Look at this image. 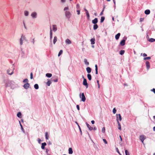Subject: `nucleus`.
Returning a JSON list of instances; mask_svg holds the SVG:
<instances>
[{
	"label": "nucleus",
	"mask_w": 155,
	"mask_h": 155,
	"mask_svg": "<svg viewBox=\"0 0 155 155\" xmlns=\"http://www.w3.org/2000/svg\"><path fill=\"white\" fill-rule=\"evenodd\" d=\"M14 83L15 82L13 81H8L5 83V86L6 87H11V88H12L13 86L14 85Z\"/></svg>",
	"instance_id": "1"
},
{
	"label": "nucleus",
	"mask_w": 155,
	"mask_h": 155,
	"mask_svg": "<svg viewBox=\"0 0 155 155\" xmlns=\"http://www.w3.org/2000/svg\"><path fill=\"white\" fill-rule=\"evenodd\" d=\"M15 69L14 67L12 66L11 68H9L7 70V73L10 75H12L14 73V71Z\"/></svg>",
	"instance_id": "2"
},
{
	"label": "nucleus",
	"mask_w": 155,
	"mask_h": 155,
	"mask_svg": "<svg viewBox=\"0 0 155 155\" xmlns=\"http://www.w3.org/2000/svg\"><path fill=\"white\" fill-rule=\"evenodd\" d=\"M80 97L81 98V101L83 102H84L86 100V98L83 93L81 94H79Z\"/></svg>",
	"instance_id": "3"
},
{
	"label": "nucleus",
	"mask_w": 155,
	"mask_h": 155,
	"mask_svg": "<svg viewBox=\"0 0 155 155\" xmlns=\"http://www.w3.org/2000/svg\"><path fill=\"white\" fill-rule=\"evenodd\" d=\"M65 16L66 18H69L71 17V14L70 12L68 11H66L65 12Z\"/></svg>",
	"instance_id": "4"
},
{
	"label": "nucleus",
	"mask_w": 155,
	"mask_h": 155,
	"mask_svg": "<svg viewBox=\"0 0 155 155\" xmlns=\"http://www.w3.org/2000/svg\"><path fill=\"white\" fill-rule=\"evenodd\" d=\"M26 38L25 36L22 35L21 38L20 39V43L21 45H22L23 44V41L25 40Z\"/></svg>",
	"instance_id": "5"
},
{
	"label": "nucleus",
	"mask_w": 155,
	"mask_h": 155,
	"mask_svg": "<svg viewBox=\"0 0 155 155\" xmlns=\"http://www.w3.org/2000/svg\"><path fill=\"white\" fill-rule=\"evenodd\" d=\"M145 138L146 137L144 135H142L140 136V139L143 144L144 140L145 139Z\"/></svg>",
	"instance_id": "6"
},
{
	"label": "nucleus",
	"mask_w": 155,
	"mask_h": 155,
	"mask_svg": "<svg viewBox=\"0 0 155 155\" xmlns=\"http://www.w3.org/2000/svg\"><path fill=\"white\" fill-rule=\"evenodd\" d=\"M83 78H84V80L83 82V84L86 86V87L87 88L88 87V84L87 83V80L84 78V76H83Z\"/></svg>",
	"instance_id": "7"
},
{
	"label": "nucleus",
	"mask_w": 155,
	"mask_h": 155,
	"mask_svg": "<svg viewBox=\"0 0 155 155\" xmlns=\"http://www.w3.org/2000/svg\"><path fill=\"white\" fill-rule=\"evenodd\" d=\"M117 120L118 123V128L120 130H121V125L120 123L118 121V117L117 116Z\"/></svg>",
	"instance_id": "8"
},
{
	"label": "nucleus",
	"mask_w": 155,
	"mask_h": 155,
	"mask_svg": "<svg viewBox=\"0 0 155 155\" xmlns=\"http://www.w3.org/2000/svg\"><path fill=\"white\" fill-rule=\"evenodd\" d=\"M146 65L147 69H149L150 68L149 62L148 61H147L146 62Z\"/></svg>",
	"instance_id": "9"
},
{
	"label": "nucleus",
	"mask_w": 155,
	"mask_h": 155,
	"mask_svg": "<svg viewBox=\"0 0 155 155\" xmlns=\"http://www.w3.org/2000/svg\"><path fill=\"white\" fill-rule=\"evenodd\" d=\"M29 86V84L28 83H27L24 85L23 87L25 89H27L28 88Z\"/></svg>",
	"instance_id": "10"
},
{
	"label": "nucleus",
	"mask_w": 155,
	"mask_h": 155,
	"mask_svg": "<svg viewBox=\"0 0 155 155\" xmlns=\"http://www.w3.org/2000/svg\"><path fill=\"white\" fill-rule=\"evenodd\" d=\"M86 125L90 130H92L93 129V127H91L90 125H89L87 123H86Z\"/></svg>",
	"instance_id": "11"
},
{
	"label": "nucleus",
	"mask_w": 155,
	"mask_h": 155,
	"mask_svg": "<svg viewBox=\"0 0 155 155\" xmlns=\"http://www.w3.org/2000/svg\"><path fill=\"white\" fill-rule=\"evenodd\" d=\"M31 15L33 18H36L37 16V13L36 12H34L31 13Z\"/></svg>",
	"instance_id": "12"
},
{
	"label": "nucleus",
	"mask_w": 155,
	"mask_h": 155,
	"mask_svg": "<svg viewBox=\"0 0 155 155\" xmlns=\"http://www.w3.org/2000/svg\"><path fill=\"white\" fill-rule=\"evenodd\" d=\"M98 22V19L97 18H95L94 20L92 21V23L94 24H96Z\"/></svg>",
	"instance_id": "13"
},
{
	"label": "nucleus",
	"mask_w": 155,
	"mask_h": 155,
	"mask_svg": "<svg viewBox=\"0 0 155 155\" xmlns=\"http://www.w3.org/2000/svg\"><path fill=\"white\" fill-rule=\"evenodd\" d=\"M125 40L123 39L120 42V45L121 46H124L125 44Z\"/></svg>",
	"instance_id": "14"
},
{
	"label": "nucleus",
	"mask_w": 155,
	"mask_h": 155,
	"mask_svg": "<svg viewBox=\"0 0 155 155\" xmlns=\"http://www.w3.org/2000/svg\"><path fill=\"white\" fill-rule=\"evenodd\" d=\"M65 42L67 44H70L71 43V41L68 39H67L66 40Z\"/></svg>",
	"instance_id": "15"
},
{
	"label": "nucleus",
	"mask_w": 155,
	"mask_h": 155,
	"mask_svg": "<svg viewBox=\"0 0 155 155\" xmlns=\"http://www.w3.org/2000/svg\"><path fill=\"white\" fill-rule=\"evenodd\" d=\"M120 33H118L115 36V39L116 40H118L119 38V37L120 36Z\"/></svg>",
	"instance_id": "16"
},
{
	"label": "nucleus",
	"mask_w": 155,
	"mask_h": 155,
	"mask_svg": "<svg viewBox=\"0 0 155 155\" xmlns=\"http://www.w3.org/2000/svg\"><path fill=\"white\" fill-rule=\"evenodd\" d=\"M46 145V143L45 142L42 143L41 144V148L42 149H45V147Z\"/></svg>",
	"instance_id": "17"
},
{
	"label": "nucleus",
	"mask_w": 155,
	"mask_h": 155,
	"mask_svg": "<svg viewBox=\"0 0 155 155\" xmlns=\"http://www.w3.org/2000/svg\"><path fill=\"white\" fill-rule=\"evenodd\" d=\"M86 70L87 73H89L91 72V68L89 67H87L86 68Z\"/></svg>",
	"instance_id": "18"
},
{
	"label": "nucleus",
	"mask_w": 155,
	"mask_h": 155,
	"mask_svg": "<svg viewBox=\"0 0 155 155\" xmlns=\"http://www.w3.org/2000/svg\"><path fill=\"white\" fill-rule=\"evenodd\" d=\"M69 153V154H72L73 153L72 148L71 147L69 148L68 150Z\"/></svg>",
	"instance_id": "19"
},
{
	"label": "nucleus",
	"mask_w": 155,
	"mask_h": 155,
	"mask_svg": "<svg viewBox=\"0 0 155 155\" xmlns=\"http://www.w3.org/2000/svg\"><path fill=\"white\" fill-rule=\"evenodd\" d=\"M144 12L146 15H149L150 14V11L149 10L147 9Z\"/></svg>",
	"instance_id": "20"
},
{
	"label": "nucleus",
	"mask_w": 155,
	"mask_h": 155,
	"mask_svg": "<svg viewBox=\"0 0 155 155\" xmlns=\"http://www.w3.org/2000/svg\"><path fill=\"white\" fill-rule=\"evenodd\" d=\"M53 31H56L57 30V28L56 27V25H53Z\"/></svg>",
	"instance_id": "21"
},
{
	"label": "nucleus",
	"mask_w": 155,
	"mask_h": 155,
	"mask_svg": "<svg viewBox=\"0 0 155 155\" xmlns=\"http://www.w3.org/2000/svg\"><path fill=\"white\" fill-rule=\"evenodd\" d=\"M117 116L118 117V120H119L120 121L122 120V118L121 117V116L120 114H117Z\"/></svg>",
	"instance_id": "22"
},
{
	"label": "nucleus",
	"mask_w": 155,
	"mask_h": 155,
	"mask_svg": "<svg viewBox=\"0 0 155 155\" xmlns=\"http://www.w3.org/2000/svg\"><path fill=\"white\" fill-rule=\"evenodd\" d=\"M57 41V38L56 36H55L53 40V43L54 44Z\"/></svg>",
	"instance_id": "23"
},
{
	"label": "nucleus",
	"mask_w": 155,
	"mask_h": 155,
	"mask_svg": "<svg viewBox=\"0 0 155 155\" xmlns=\"http://www.w3.org/2000/svg\"><path fill=\"white\" fill-rule=\"evenodd\" d=\"M17 116L19 118H21L22 117L21 116V114L20 112H18L17 114Z\"/></svg>",
	"instance_id": "24"
},
{
	"label": "nucleus",
	"mask_w": 155,
	"mask_h": 155,
	"mask_svg": "<svg viewBox=\"0 0 155 155\" xmlns=\"http://www.w3.org/2000/svg\"><path fill=\"white\" fill-rule=\"evenodd\" d=\"M45 138L46 140H48L49 138V135L48 133L47 132H46L45 133Z\"/></svg>",
	"instance_id": "25"
},
{
	"label": "nucleus",
	"mask_w": 155,
	"mask_h": 155,
	"mask_svg": "<svg viewBox=\"0 0 155 155\" xmlns=\"http://www.w3.org/2000/svg\"><path fill=\"white\" fill-rule=\"evenodd\" d=\"M87 77L88 79V80L90 81L91 80V76L90 74H88L87 75Z\"/></svg>",
	"instance_id": "26"
},
{
	"label": "nucleus",
	"mask_w": 155,
	"mask_h": 155,
	"mask_svg": "<svg viewBox=\"0 0 155 155\" xmlns=\"http://www.w3.org/2000/svg\"><path fill=\"white\" fill-rule=\"evenodd\" d=\"M98 26L96 24H94L93 26V29L94 30H96Z\"/></svg>",
	"instance_id": "27"
},
{
	"label": "nucleus",
	"mask_w": 155,
	"mask_h": 155,
	"mask_svg": "<svg viewBox=\"0 0 155 155\" xmlns=\"http://www.w3.org/2000/svg\"><path fill=\"white\" fill-rule=\"evenodd\" d=\"M52 74L51 73H47L46 74V76L48 78H50L52 76Z\"/></svg>",
	"instance_id": "28"
},
{
	"label": "nucleus",
	"mask_w": 155,
	"mask_h": 155,
	"mask_svg": "<svg viewBox=\"0 0 155 155\" xmlns=\"http://www.w3.org/2000/svg\"><path fill=\"white\" fill-rule=\"evenodd\" d=\"M51 83V81L50 80H48L46 84L48 86H50Z\"/></svg>",
	"instance_id": "29"
},
{
	"label": "nucleus",
	"mask_w": 155,
	"mask_h": 155,
	"mask_svg": "<svg viewBox=\"0 0 155 155\" xmlns=\"http://www.w3.org/2000/svg\"><path fill=\"white\" fill-rule=\"evenodd\" d=\"M52 31L51 29V28L50 27V38L51 39L52 38Z\"/></svg>",
	"instance_id": "30"
},
{
	"label": "nucleus",
	"mask_w": 155,
	"mask_h": 155,
	"mask_svg": "<svg viewBox=\"0 0 155 155\" xmlns=\"http://www.w3.org/2000/svg\"><path fill=\"white\" fill-rule=\"evenodd\" d=\"M91 44H94L95 43V39L94 38H92L91 40Z\"/></svg>",
	"instance_id": "31"
},
{
	"label": "nucleus",
	"mask_w": 155,
	"mask_h": 155,
	"mask_svg": "<svg viewBox=\"0 0 155 155\" xmlns=\"http://www.w3.org/2000/svg\"><path fill=\"white\" fill-rule=\"evenodd\" d=\"M104 19H105V18L104 16L101 17V21H100L101 22V23L103 22L104 21Z\"/></svg>",
	"instance_id": "32"
},
{
	"label": "nucleus",
	"mask_w": 155,
	"mask_h": 155,
	"mask_svg": "<svg viewBox=\"0 0 155 155\" xmlns=\"http://www.w3.org/2000/svg\"><path fill=\"white\" fill-rule=\"evenodd\" d=\"M155 41V39L153 38H151L150 39H149V41L150 42H153Z\"/></svg>",
	"instance_id": "33"
},
{
	"label": "nucleus",
	"mask_w": 155,
	"mask_h": 155,
	"mask_svg": "<svg viewBox=\"0 0 155 155\" xmlns=\"http://www.w3.org/2000/svg\"><path fill=\"white\" fill-rule=\"evenodd\" d=\"M34 87L36 89H38V85L37 84H35Z\"/></svg>",
	"instance_id": "34"
},
{
	"label": "nucleus",
	"mask_w": 155,
	"mask_h": 155,
	"mask_svg": "<svg viewBox=\"0 0 155 155\" xmlns=\"http://www.w3.org/2000/svg\"><path fill=\"white\" fill-rule=\"evenodd\" d=\"M62 53H63L62 50H60L58 53V56H60L62 54Z\"/></svg>",
	"instance_id": "35"
},
{
	"label": "nucleus",
	"mask_w": 155,
	"mask_h": 155,
	"mask_svg": "<svg viewBox=\"0 0 155 155\" xmlns=\"http://www.w3.org/2000/svg\"><path fill=\"white\" fill-rule=\"evenodd\" d=\"M124 52H125V51L124 50H121L120 51V55H122L124 53Z\"/></svg>",
	"instance_id": "36"
},
{
	"label": "nucleus",
	"mask_w": 155,
	"mask_h": 155,
	"mask_svg": "<svg viewBox=\"0 0 155 155\" xmlns=\"http://www.w3.org/2000/svg\"><path fill=\"white\" fill-rule=\"evenodd\" d=\"M25 15V16H27L28 15V12L27 11H25L24 12Z\"/></svg>",
	"instance_id": "37"
},
{
	"label": "nucleus",
	"mask_w": 155,
	"mask_h": 155,
	"mask_svg": "<svg viewBox=\"0 0 155 155\" xmlns=\"http://www.w3.org/2000/svg\"><path fill=\"white\" fill-rule=\"evenodd\" d=\"M125 153L126 155H130L129 152L126 150H125Z\"/></svg>",
	"instance_id": "38"
},
{
	"label": "nucleus",
	"mask_w": 155,
	"mask_h": 155,
	"mask_svg": "<svg viewBox=\"0 0 155 155\" xmlns=\"http://www.w3.org/2000/svg\"><path fill=\"white\" fill-rule=\"evenodd\" d=\"M150 58H151L150 57H147L144 58L143 59L144 60H149V59H150Z\"/></svg>",
	"instance_id": "39"
},
{
	"label": "nucleus",
	"mask_w": 155,
	"mask_h": 155,
	"mask_svg": "<svg viewBox=\"0 0 155 155\" xmlns=\"http://www.w3.org/2000/svg\"><path fill=\"white\" fill-rule=\"evenodd\" d=\"M105 129L104 127H103L102 129V132L103 133L105 132Z\"/></svg>",
	"instance_id": "40"
},
{
	"label": "nucleus",
	"mask_w": 155,
	"mask_h": 155,
	"mask_svg": "<svg viewBox=\"0 0 155 155\" xmlns=\"http://www.w3.org/2000/svg\"><path fill=\"white\" fill-rule=\"evenodd\" d=\"M116 111H117V110H116L115 109V108H114L113 110V113L114 114H115L116 113Z\"/></svg>",
	"instance_id": "41"
},
{
	"label": "nucleus",
	"mask_w": 155,
	"mask_h": 155,
	"mask_svg": "<svg viewBox=\"0 0 155 155\" xmlns=\"http://www.w3.org/2000/svg\"><path fill=\"white\" fill-rule=\"evenodd\" d=\"M84 62L85 64L87 65H88L89 64V63L87 61V60L86 59L84 60Z\"/></svg>",
	"instance_id": "42"
},
{
	"label": "nucleus",
	"mask_w": 155,
	"mask_h": 155,
	"mask_svg": "<svg viewBox=\"0 0 155 155\" xmlns=\"http://www.w3.org/2000/svg\"><path fill=\"white\" fill-rule=\"evenodd\" d=\"M53 81L54 82H57L58 81V78H56L55 79H54Z\"/></svg>",
	"instance_id": "43"
},
{
	"label": "nucleus",
	"mask_w": 155,
	"mask_h": 155,
	"mask_svg": "<svg viewBox=\"0 0 155 155\" xmlns=\"http://www.w3.org/2000/svg\"><path fill=\"white\" fill-rule=\"evenodd\" d=\"M69 8L68 7H65L64 9V11H66V10H68Z\"/></svg>",
	"instance_id": "44"
},
{
	"label": "nucleus",
	"mask_w": 155,
	"mask_h": 155,
	"mask_svg": "<svg viewBox=\"0 0 155 155\" xmlns=\"http://www.w3.org/2000/svg\"><path fill=\"white\" fill-rule=\"evenodd\" d=\"M103 141L105 143V144H107V141H106V140L105 139H103Z\"/></svg>",
	"instance_id": "45"
},
{
	"label": "nucleus",
	"mask_w": 155,
	"mask_h": 155,
	"mask_svg": "<svg viewBox=\"0 0 155 155\" xmlns=\"http://www.w3.org/2000/svg\"><path fill=\"white\" fill-rule=\"evenodd\" d=\"M86 13L87 15V18H88V19H89V18L90 17V15H89V13L88 12H86Z\"/></svg>",
	"instance_id": "46"
},
{
	"label": "nucleus",
	"mask_w": 155,
	"mask_h": 155,
	"mask_svg": "<svg viewBox=\"0 0 155 155\" xmlns=\"http://www.w3.org/2000/svg\"><path fill=\"white\" fill-rule=\"evenodd\" d=\"M33 73L32 72L30 74V78L32 79L33 78Z\"/></svg>",
	"instance_id": "47"
},
{
	"label": "nucleus",
	"mask_w": 155,
	"mask_h": 155,
	"mask_svg": "<svg viewBox=\"0 0 155 155\" xmlns=\"http://www.w3.org/2000/svg\"><path fill=\"white\" fill-rule=\"evenodd\" d=\"M28 81V79L27 78H26L23 80V82H27Z\"/></svg>",
	"instance_id": "48"
},
{
	"label": "nucleus",
	"mask_w": 155,
	"mask_h": 155,
	"mask_svg": "<svg viewBox=\"0 0 155 155\" xmlns=\"http://www.w3.org/2000/svg\"><path fill=\"white\" fill-rule=\"evenodd\" d=\"M76 107H77V109L78 110H80V107H79V105H77L76 106Z\"/></svg>",
	"instance_id": "49"
},
{
	"label": "nucleus",
	"mask_w": 155,
	"mask_h": 155,
	"mask_svg": "<svg viewBox=\"0 0 155 155\" xmlns=\"http://www.w3.org/2000/svg\"><path fill=\"white\" fill-rule=\"evenodd\" d=\"M31 42L33 43V44L34 45V44H35V38H33L32 39Z\"/></svg>",
	"instance_id": "50"
},
{
	"label": "nucleus",
	"mask_w": 155,
	"mask_h": 155,
	"mask_svg": "<svg viewBox=\"0 0 155 155\" xmlns=\"http://www.w3.org/2000/svg\"><path fill=\"white\" fill-rule=\"evenodd\" d=\"M104 8L103 10L100 13V15H101L103 14V12L104 11Z\"/></svg>",
	"instance_id": "51"
},
{
	"label": "nucleus",
	"mask_w": 155,
	"mask_h": 155,
	"mask_svg": "<svg viewBox=\"0 0 155 155\" xmlns=\"http://www.w3.org/2000/svg\"><path fill=\"white\" fill-rule=\"evenodd\" d=\"M41 141V140L40 139H38V142L39 143H40Z\"/></svg>",
	"instance_id": "52"
},
{
	"label": "nucleus",
	"mask_w": 155,
	"mask_h": 155,
	"mask_svg": "<svg viewBox=\"0 0 155 155\" xmlns=\"http://www.w3.org/2000/svg\"><path fill=\"white\" fill-rule=\"evenodd\" d=\"M77 12H78V14L79 15L80 14V10H77Z\"/></svg>",
	"instance_id": "53"
},
{
	"label": "nucleus",
	"mask_w": 155,
	"mask_h": 155,
	"mask_svg": "<svg viewBox=\"0 0 155 155\" xmlns=\"http://www.w3.org/2000/svg\"><path fill=\"white\" fill-rule=\"evenodd\" d=\"M143 55L144 57H146L147 56V54L145 53H143Z\"/></svg>",
	"instance_id": "54"
},
{
	"label": "nucleus",
	"mask_w": 155,
	"mask_h": 155,
	"mask_svg": "<svg viewBox=\"0 0 155 155\" xmlns=\"http://www.w3.org/2000/svg\"><path fill=\"white\" fill-rule=\"evenodd\" d=\"M95 70H97V64H96L95 65Z\"/></svg>",
	"instance_id": "55"
},
{
	"label": "nucleus",
	"mask_w": 155,
	"mask_h": 155,
	"mask_svg": "<svg viewBox=\"0 0 155 155\" xmlns=\"http://www.w3.org/2000/svg\"><path fill=\"white\" fill-rule=\"evenodd\" d=\"M91 123L92 124H94V120H92Z\"/></svg>",
	"instance_id": "56"
},
{
	"label": "nucleus",
	"mask_w": 155,
	"mask_h": 155,
	"mask_svg": "<svg viewBox=\"0 0 155 155\" xmlns=\"http://www.w3.org/2000/svg\"><path fill=\"white\" fill-rule=\"evenodd\" d=\"M143 20V18H140V21L141 22Z\"/></svg>",
	"instance_id": "57"
},
{
	"label": "nucleus",
	"mask_w": 155,
	"mask_h": 155,
	"mask_svg": "<svg viewBox=\"0 0 155 155\" xmlns=\"http://www.w3.org/2000/svg\"><path fill=\"white\" fill-rule=\"evenodd\" d=\"M113 0V2H114V3L115 6L116 3H115V0Z\"/></svg>",
	"instance_id": "58"
},
{
	"label": "nucleus",
	"mask_w": 155,
	"mask_h": 155,
	"mask_svg": "<svg viewBox=\"0 0 155 155\" xmlns=\"http://www.w3.org/2000/svg\"><path fill=\"white\" fill-rule=\"evenodd\" d=\"M95 71H96V74H98L97 70H95Z\"/></svg>",
	"instance_id": "59"
},
{
	"label": "nucleus",
	"mask_w": 155,
	"mask_h": 155,
	"mask_svg": "<svg viewBox=\"0 0 155 155\" xmlns=\"http://www.w3.org/2000/svg\"><path fill=\"white\" fill-rule=\"evenodd\" d=\"M84 10L85 11V12H86V13L88 12V11L86 8H84Z\"/></svg>",
	"instance_id": "60"
},
{
	"label": "nucleus",
	"mask_w": 155,
	"mask_h": 155,
	"mask_svg": "<svg viewBox=\"0 0 155 155\" xmlns=\"http://www.w3.org/2000/svg\"><path fill=\"white\" fill-rule=\"evenodd\" d=\"M153 92L155 94V89L153 88Z\"/></svg>",
	"instance_id": "61"
},
{
	"label": "nucleus",
	"mask_w": 155,
	"mask_h": 155,
	"mask_svg": "<svg viewBox=\"0 0 155 155\" xmlns=\"http://www.w3.org/2000/svg\"><path fill=\"white\" fill-rule=\"evenodd\" d=\"M65 0H61V2H65Z\"/></svg>",
	"instance_id": "62"
},
{
	"label": "nucleus",
	"mask_w": 155,
	"mask_h": 155,
	"mask_svg": "<svg viewBox=\"0 0 155 155\" xmlns=\"http://www.w3.org/2000/svg\"><path fill=\"white\" fill-rule=\"evenodd\" d=\"M153 130L154 131H155V126L153 127Z\"/></svg>",
	"instance_id": "63"
},
{
	"label": "nucleus",
	"mask_w": 155,
	"mask_h": 155,
	"mask_svg": "<svg viewBox=\"0 0 155 155\" xmlns=\"http://www.w3.org/2000/svg\"><path fill=\"white\" fill-rule=\"evenodd\" d=\"M94 130H97V128L96 127H94V129H93Z\"/></svg>",
	"instance_id": "64"
}]
</instances>
